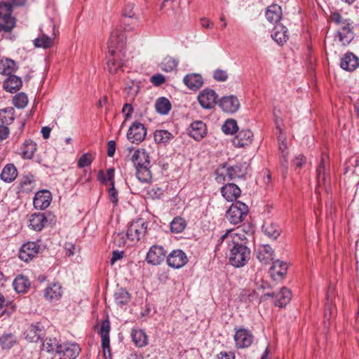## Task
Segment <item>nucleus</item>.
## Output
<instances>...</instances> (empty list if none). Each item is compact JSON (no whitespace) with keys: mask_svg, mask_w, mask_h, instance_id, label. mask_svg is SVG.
<instances>
[{"mask_svg":"<svg viewBox=\"0 0 359 359\" xmlns=\"http://www.w3.org/2000/svg\"><path fill=\"white\" fill-rule=\"evenodd\" d=\"M245 234L241 226L236 229L227 230L219 238L216 246V248L219 250L222 245H226V248L229 250V262L237 268L245 266L250 258V250L245 245L247 241Z\"/></svg>","mask_w":359,"mask_h":359,"instance_id":"f257e3e1","label":"nucleus"},{"mask_svg":"<svg viewBox=\"0 0 359 359\" xmlns=\"http://www.w3.org/2000/svg\"><path fill=\"white\" fill-rule=\"evenodd\" d=\"M126 34L120 29L113 30L110 34L107 48V67L110 74H118L121 71L123 58L126 57L124 50Z\"/></svg>","mask_w":359,"mask_h":359,"instance_id":"f03ea898","label":"nucleus"},{"mask_svg":"<svg viewBox=\"0 0 359 359\" xmlns=\"http://www.w3.org/2000/svg\"><path fill=\"white\" fill-rule=\"evenodd\" d=\"M131 161L136 169V177L142 182H148L151 179L150 161L147 152L144 149H137L134 151Z\"/></svg>","mask_w":359,"mask_h":359,"instance_id":"7ed1b4c3","label":"nucleus"},{"mask_svg":"<svg viewBox=\"0 0 359 359\" xmlns=\"http://www.w3.org/2000/svg\"><path fill=\"white\" fill-rule=\"evenodd\" d=\"M248 166L245 163L236 164L233 166L219 168L215 171V180L219 183L225 181L227 177L229 180H236V178H242L247 174Z\"/></svg>","mask_w":359,"mask_h":359,"instance_id":"20e7f679","label":"nucleus"},{"mask_svg":"<svg viewBox=\"0 0 359 359\" xmlns=\"http://www.w3.org/2000/svg\"><path fill=\"white\" fill-rule=\"evenodd\" d=\"M248 213V206L244 203L236 201L227 210L226 217L231 224H238L243 221Z\"/></svg>","mask_w":359,"mask_h":359,"instance_id":"39448f33","label":"nucleus"},{"mask_svg":"<svg viewBox=\"0 0 359 359\" xmlns=\"http://www.w3.org/2000/svg\"><path fill=\"white\" fill-rule=\"evenodd\" d=\"M147 229V224L143 219L133 222L128 228L126 236L133 241H138L143 237Z\"/></svg>","mask_w":359,"mask_h":359,"instance_id":"423d86ee","label":"nucleus"},{"mask_svg":"<svg viewBox=\"0 0 359 359\" xmlns=\"http://www.w3.org/2000/svg\"><path fill=\"white\" fill-rule=\"evenodd\" d=\"M110 322L108 319L102 321L101 327L99 330V334L102 337V348L105 357V359H111L110 353V340H109V332H110Z\"/></svg>","mask_w":359,"mask_h":359,"instance_id":"0eeeda50","label":"nucleus"},{"mask_svg":"<svg viewBox=\"0 0 359 359\" xmlns=\"http://www.w3.org/2000/svg\"><path fill=\"white\" fill-rule=\"evenodd\" d=\"M217 97L215 90L205 88L198 94V101L203 108L210 109L216 104Z\"/></svg>","mask_w":359,"mask_h":359,"instance_id":"6e6552de","label":"nucleus"},{"mask_svg":"<svg viewBox=\"0 0 359 359\" xmlns=\"http://www.w3.org/2000/svg\"><path fill=\"white\" fill-rule=\"evenodd\" d=\"M146 135L144 126L139 122H134L128 130L127 137L132 143L138 144L144 140Z\"/></svg>","mask_w":359,"mask_h":359,"instance_id":"1a4fd4ad","label":"nucleus"},{"mask_svg":"<svg viewBox=\"0 0 359 359\" xmlns=\"http://www.w3.org/2000/svg\"><path fill=\"white\" fill-rule=\"evenodd\" d=\"M234 341L237 348H244L252 344L254 341V336L248 330L241 328L236 330Z\"/></svg>","mask_w":359,"mask_h":359,"instance_id":"9d476101","label":"nucleus"},{"mask_svg":"<svg viewBox=\"0 0 359 359\" xmlns=\"http://www.w3.org/2000/svg\"><path fill=\"white\" fill-rule=\"evenodd\" d=\"M58 348L57 354L60 359H75L81 351L80 347L76 344H62Z\"/></svg>","mask_w":359,"mask_h":359,"instance_id":"9b49d317","label":"nucleus"},{"mask_svg":"<svg viewBox=\"0 0 359 359\" xmlns=\"http://www.w3.org/2000/svg\"><path fill=\"white\" fill-rule=\"evenodd\" d=\"M12 6L9 4H0V19L4 20V31L9 32L15 27V19L11 16Z\"/></svg>","mask_w":359,"mask_h":359,"instance_id":"f8f14e48","label":"nucleus"},{"mask_svg":"<svg viewBox=\"0 0 359 359\" xmlns=\"http://www.w3.org/2000/svg\"><path fill=\"white\" fill-rule=\"evenodd\" d=\"M40 246L35 242L23 244L19 251V258L24 262L32 260L40 252Z\"/></svg>","mask_w":359,"mask_h":359,"instance_id":"ddd939ff","label":"nucleus"},{"mask_svg":"<svg viewBox=\"0 0 359 359\" xmlns=\"http://www.w3.org/2000/svg\"><path fill=\"white\" fill-rule=\"evenodd\" d=\"M187 262V257L182 250H174L167 257L168 264L173 269L182 268Z\"/></svg>","mask_w":359,"mask_h":359,"instance_id":"4468645a","label":"nucleus"},{"mask_svg":"<svg viewBox=\"0 0 359 359\" xmlns=\"http://www.w3.org/2000/svg\"><path fill=\"white\" fill-rule=\"evenodd\" d=\"M317 181L318 184H325L330 180V162L329 157L326 154H323L319 166L317 168Z\"/></svg>","mask_w":359,"mask_h":359,"instance_id":"2eb2a0df","label":"nucleus"},{"mask_svg":"<svg viewBox=\"0 0 359 359\" xmlns=\"http://www.w3.org/2000/svg\"><path fill=\"white\" fill-rule=\"evenodd\" d=\"M340 28L337 32L339 41L342 45L346 46L354 38L353 32H352L353 27L349 22L346 20L339 24Z\"/></svg>","mask_w":359,"mask_h":359,"instance_id":"dca6fc26","label":"nucleus"},{"mask_svg":"<svg viewBox=\"0 0 359 359\" xmlns=\"http://www.w3.org/2000/svg\"><path fill=\"white\" fill-rule=\"evenodd\" d=\"M51 200L50 192L47 190H41L36 193L33 199V204L35 208L44 210L50 205Z\"/></svg>","mask_w":359,"mask_h":359,"instance_id":"f3484780","label":"nucleus"},{"mask_svg":"<svg viewBox=\"0 0 359 359\" xmlns=\"http://www.w3.org/2000/svg\"><path fill=\"white\" fill-rule=\"evenodd\" d=\"M340 67L347 72H353L359 67V58L353 53L347 52L341 58Z\"/></svg>","mask_w":359,"mask_h":359,"instance_id":"a211bd4d","label":"nucleus"},{"mask_svg":"<svg viewBox=\"0 0 359 359\" xmlns=\"http://www.w3.org/2000/svg\"><path fill=\"white\" fill-rule=\"evenodd\" d=\"M165 252L163 247L153 245L147 255V261L148 263L154 265L159 264L164 260Z\"/></svg>","mask_w":359,"mask_h":359,"instance_id":"6ab92c4d","label":"nucleus"},{"mask_svg":"<svg viewBox=\"0 0 359 359\" xmlns=\"http://www.w3.org/2000/svg\"><path fill=\"white\" fill-rule=\"evenodd\" d=\"M222 110L227 113H234L240 108V102L234 95L225 96L219 102Z\"/></svg>","mask_w":359,"mask_h":359,"instance_id":"aec40b11","label":"nucleus"},{"mask_svg":"<svg viewBox=\"0 0 359 359\" xmlns=\"http://www.w3.org/2000/svg\"><path fill=\"white\" fill-rule=\"evenodd\" d=\"M207 134L206 125L201 121H194L189 127V135L195 140H202Z\"/></svg>","mask_w":359,"mask_h":359,"instance_id":"412c9836","label":"nucleus"},{"mask_svg":"<svg viewBox=\"0 0 359 359\" xmlns=\"http://www.w3.org/2000/svg\"><path fill=\"white\" fill-rule=\"evenodd\" d=\"M62 293V285L59 283H52L45 289L44 297L50 302H57Z\"/></svg>","mask_w":359,"mask_h":359,"instance_id":"4be33fe9","label":"nucleus"},{"mask_svg":"<svg viewBox=\"0 0 359 359\" xmlns=\"http://www.w3.org/2000/svg\"><path fill=\"white\" fill-rule=\"evenodd\" d=\"M48 26L51 28L53 33L51 36H48L43 33V28L41 29V34L34 39V43L36 47L48 48L53 45V41L55 36L54 32L55 27L51 22H48Z\"/></svg>","mask_w":359,"mask_h":359,"instance_id":"5701e85b","label":"nucleus"},{"mask_svg":"<svg viewBox=\"0 0 359 359\" xmlns=\"http://www.w3.org/2000/svg\"><path fill=\"white\" fill-rule=\"evenodd\" d=\"M257 257L264 264H268L273 259L274 252L269 245H259L256 251Z\"/></svg>","mask_w":359,"mask_h":359,"instance_id":"b1692460","label":"nucleus"},{"mask_svg":"<svg viewBox=\"0 0 359 359\" xmlns=\"http://www.w3.org/2000/svg\"><path fill=\"white\" fill-rule=\"evenodd\" d=\"M253 138V134L250 130H242L233 139V144L237 147L250 144Z\"/></svg>","mask_w":359,"mask_h":359,"instance_id":"393cba45","label":"nucleus"},{"mask_svg":"<svg viewBox=\"0 0 359 359\" xmlns=\"http://www.w3.org/2000/svg\"><path fill=\"white\" fill-rule=\"evenodd\" d=\"M287 264L280 260L273 262V264L270 268L271 277L274 280H280L287 273Z\"/></svg>","mask_w":359,"mask_h":359,"instance_id":"a878e982","label":"nucleus"},{"mask_svg":"<svg viewBox=\"0 0 359 359\" xmlns=\"http://www.w3.org/2000/svg\"><path fill=\"white\" fill-rule=\"evenodd\" d=\"M241 192L240 188L233 183L227 184L221 189L222 196L229 201H233L238 198Z\"/></svg>","mask_w":359,"mask_h":359,"instance_id":"bb28decb","label":"nucleus"},{"mask_svg":"<svg viewBox=\"0 0 359 359\" xmlns=\"http://www.w3.org/2000/svg\"><path fill=\"white\" fill-rule=\"evenodd\" d=\"M287 28L281 24H276L271 32L272 39L278 44L282 45L288 39Z\"/></svg>","mask_w":359,"mask_h":359,"instance_id":"cd10ccee","label":"nucleus"},{"mask_svg":"<svg viewBox=\"0 0 359 359\" xmlns=\"http://www.w3.org/2000/svg\"><path fill=\"white\" fill-rule=\"evenodd\" d=\"M183 81L191 90H196L203 84V79L198 74H190L184 76Z\"/></svg>","mask_w":359,"mask_h":359,"instance_id":"c85d7f7f","label":"nucleus"},{"mask_svg":"<svg viewBox=\"0 0 359 359\" xmlns=\"http://www.w3.org/2000/svg\"><path fill=\"white\" fill-rule=\"evenodd\" d=\"M17 176L18 170L13 163L6 164L0 175L1 180L7 183H11L14 181Z\"/></svg>","mask_w":359,"mask_h":359,"instance_id":"c756f323","label":"nucleus"},{"mask_svg":"<svg viewBox=\"0 0 359 359\" xmlns=\"http://www.w3.org/2000/svg\"><path fill=\"white\" fill-rule=\"evenodd\" d=\"M22 80L15 75H10L4 82V89L11 93H15L22 87Z\"/></svg>","mask_w":359,"mask_h":359,"instance_id":"7c9ffc66","label":"nucleus"},{"mask_svg":"<svg viewBox=\"0 0 359 359\" xmlns=\"http://www.w3.org/2000/svg\"><path fill=\"white\" fill-rule=\"evenodd\" d=\"M266 18L271 23H278L282 18V9L278 4L269 6L266 12Z\"/></svg>","mask_w":359,"mask_h":359,"instance_id":"2f4dec72","label":"nucleus"},{"mask_svg":"<svg viewBox=\"0 0 359 359\" xmlns=\"http://www.w3.org/2000/svg\"><path fill=\"white\" fill-rule=\"evenodd\" d=\"M37 150L36 144L32 140H27L21 147V155L24 159H31Z\"/></svg>","mask_w":359,"mask_h":359,"instance_id":"473e14b6","label":"nucleus"},{"mask_svg":"<svg viewBox=\"0 0 359 359\" xmlns=\"http://www.w3.org/2000/svg\"><path fill=\"white\" fill-rule=\"evenodd\" d=\"M29 226L35 231H41L47 222V219L43 213H34L29 218Z\"/></svg>","mask_w":359,"mask_h":359,"instance_id":"72a5a7b5","label":"nucleus"},{"mask_svg":"<svg viewBox=\"0 0 359 359\" xmlns=\"http://www.w3.org/2000/svg\"><path fill=\"white\" fill-rule=\"evenodd\" d=\"M18 69L16 62L9 58H2L0 60V74L10 76L12 75Z\"/></svg>","mask_w":359,"mask_h":359,"instance_id":"f704fd0d","label":"nucleus"},{"mask_svg":"<svg viewBox=\"0 0 359 359\" xmlns=\"http://www.w3.org/2000/svg\"><path fill=\"white\" fill-rule=\"evenodd\" d=\"M291 298V291L286 287H283L276 295L275 305L279 307H283L290 302Z\"/></svg>","mask_w":359,"mask_h":359,"instance_id":"c9c22d12","label":"nucleus"},{"mask_svg":"<svg viewBox=\"0 0 359 359\" xmlns=\"http://www.w3.org/2000/svg\"><path fill=\"white\" fill-rule=\"evenodd\" d=\"M131 337L133 343L138 347H143L148 343L146 333L140 329L134 328L131 332Z\"/></svg>","mask_w":359,"mask_h":359,"instance_id":"e433bc0d","label":"nucleus"},{"mask_svg":"<svg viewBox=\"0 0 359 359\" xmlns=\"http://www.w3.org/2000/svg\"><path fill=\"white\" fill-rule=\"evenodd\" d=\"M43 332L39 325H32L25 332V338L30 342L38 341Z\"/></svg>","mask_w":359,"mask_h":359,"instance_id":"4c0bfd02","label":"nucleus"},{"mask_svg":"<svg viewBox=\"0 0 359 359\" xmlns=\"http://www.w3.org/2000/svg\"><path fill=\"white\" fill-rule=\"evenodd\" d=\"M279 149L281 151L282 155L280 157V163L281 165L283 168V174L285 175L287 172V144L285 142V139L284 137L280 135L278 137Z\"/></svg>","mask_w":359,"mask_h":359,"instance_id":"58836bf2","label":"nucleus"},{"mask_svg":"<svg viewBox=\"0 0 359 359\" xmlns=\"http://www.w3.org/2000/svg\"><path fill=\"white\" fill-rule=\"evenodd\" d=\"M264 233L271 239H276L280 234L281 229L274 223L266 222L262 226Z\"/></svg>","mask_w":359,"mask_h":359,"instance_id":"ea45409f","label":"nucleus"},{"mask_svg":"<svg viewBox=\"0 0 359 359\" xmlns=\"http://www.w3.org/2000/svg\"><path fill=\"white\" fill-rule=\"evenodd\" d=\"M155 109L160 114H168L171 109V103L164 97H159L156 101Z\"/></svg>","mask_w":359,"mask_h":359,"instance_id":"a19ab883","label":"nucleus"},{"mask_svg":"<svg viewBox=\"0 0 359 359\" xmlns=\"http://www.w3.org/2000/svg\"><path fill=\"white\" fill-rule=\"evenodd\" d=\"M15 290L18 292H24L30 285L29 280L22 275L18 276L13 283Z\"/></svg>","mask_w":359,"mask_h":359,"instance_id":"79ce46f5","label":"nucleus"},{"mask_svg":"<svg viewBox=\"0 0 359 359\" xmlns=\"http://www.w3.org/2000/svg\"><path fill=\"white\" fill-rule=\"evenodd\" d=\"M173 137V135L166 130H158L154 133V141L157 144H166Z\"/></svg>","mask_w":359,"mask_h":359,"instance_id":"37998d69","label":"nucleus"},{"mask_svg":"<svg viewBox=\"0 0 359 359\" xmlns=\"http://www.w3.org/2000/svg\"><path fill=\"white\" fill-rule=\"evenodd\" d=\"M20 185L23 192H29L34 188V177L32 175H25L22 177Z\"/></svg>","mask_w":359,"mask_h":359,"instance_id":"c03bdc74","label":"nucleus"},{"mask_svg":"<svg viewBox=\"0 0 359 359\" xmlns=\"http://www.w3.org/2000/svg\"><path fill=\"white\" fill-rule=\"evenodd\" d=\"M115 302L118 306L126 305L130 300V294L123 288L118 289L114 294Z\"/></svg>","mask_w":359,"mask_h":359,"instance_id":"a18cd8bd","label":"nucleus"},{"mask_svg":"<svg viewBox=\"0 0 359 359\" xmlns=\"http://www.w3.org/2000/svg\"><path fill=\"white\" fill-rule=\"evenodd\" d=\"M16 343V337L13 334H4L0 337V345L4 349H10Z\"/></svg>","mask_w":359,"mask_h":359,"instance_id":"49530a36","label":"nucleus"},{"mask_svg":"<svg viewBox=\"0 0 359 359\" xmlns=\"http://www.w3.org/2000/svg\"><path fill=\"white\" fill-rule=\"evenodd\" d=\"M187 226L184 219L175 217L170 223V230L172 233H179L183 231Z\"/></svg>","mask_w":359,"mask_h":359,"instance_id":"de8ad7c7","label":"nucleus"},{"mask_svg":"<svg viewBox=\"0 0 359 359\" xmlns=\"http://www.w3.org/2000/svg\"><path fill=\"white\" fill-rule=\"evenodd\" d=\"M59 344L56 339H46L42 344V349L48 353H54L57 354V349H59Z\"/></svg>","mask_w":359,"mask_h":359,"instance_id":"09e8293b","label":"nucleus"},{"mask_svg":"<svg viewBox=\"0 0 359 359\" xmlns=\"http://www.w3.org/2000/svg\"><path fill=\"white\" fill-rule=\"evenodd\" d=\"M28 103V98L25 93H20L15 95L13 99V105L19 109L25 108Z\"/></svg>","mask_w":359,"mask_h":359,"instance_id":"8fccbe9b","label":"nucleus"},{"mask_svg":"<svg viewBox=\"0 0 359 359\" xmlns=\"http://www.w3.org/2000/svg\"><path fill=\"white\" fill-rule=\"evenodd\" d=\"M222 131L225 134L232 135L236 133L238 128L237 126V123L233 119H228L225 121V123L222 126Z\"/></svg>","mask_w":359,"mask_h":359,"instance_id":"3c124183","label":"nucleus"},{"mask_svg":"<svg viewBox=\"0 0 359 359\" xmlns=\"http://www.w3.org/2000/svg\"><path fill=\"white\" fill-rule=\"evenodd\" d=\"M0 120L2 121V123L11 124L14 120L13 109L11 108L1 110Z\"/></svg>","mask_w":359,"mask_h":359,"instance_id":"603ef678","label":"nucleus"},{"mask_svg":"<svg viewBox=\"0 0 359 359\" xmlns=\"http://www.w3.org/2000/svg\"><path fill=\"white\" fill-rule=\"evenodd\" d=\"M177 62L172 57H166L161 63L162 70L170 72L176 69Z\"/></svg>","mask_w":359,"mask_h":359,"instance_id":"864d4df0","label":"nucleus"},{"mask_svg":"<svg viewBox=\"0 0 359 359\" xmlns=\"http://www.w3.org/2000/svg\"><path fill=\"white\" fill-rule=\"evenodd\" d=\"M93 161V158L90 154H83L78 161V166L79 168H85L90 165Z\"/></svg>","mask_w":359,"mask_h":359,"instance_id":"5fc2aeb1","label":"nucleus"},{"mask_svg":"<svg viewBox=\"0 0 359 359\" xmlns=\"http://www.w3.org/2000/svg\"><path fill=\"white\" fill-rule=\"evenodd\" d=\"M111 187L108 191V196L111 202L114 203V205H117L118 203V191L114 187V182H111L110 183Z\"/></svg>","mask_w":359,"mask_h":359,"instance_id":"6e6d98bb","label":"nucleus"},{"mask_svg":"<svg viewBox=\"0 0 359 359\" xmlns=\"http://www.w3.org/2000/svg\"><path fill=\"white\" fill-rule=\"evenodd\" d=\"M124 15L128 18H134L137 19V14L135 10V5L133 4L128 3L124 11Z\"/></svg>","mask_w":359,"mask_h":359,"instance_id":"4d7b16f0","label":"nucleus"},{"mask_svg":"<svg viewBox=\"0 0 359 359\" xmlns=\"http://www.w3.org/2000/svg\"><path fill=\"white\" fill-rule=\"evenodd\" d=\"M213 77L217 81H225L228 78V74L226 71L218 69L214 72Z\"/></svg>","mask_w":359,"mask_h":359,"instance_id":"13d9d810","label":"nucleus"},{"mask_svg":"<svg viewBox=\"0 0 359 359\" xmlns=\"http://www.w3.org/2000/svg\"><path fill=\"white\" fill-rule=\"evenodd\" d=\"M332 294V290L331 288H329L328 292L327 293V304H326V309L325 312V318L329 320L332 315L331 309L329 307V304L332 302L331 297Z\"/></svg>","mask_w":359,"mask_h":359,"instance_id":"bf43d9fd","label":"nucleus"},{"mask_svg":"<svg viewBox=\"0 0 359 359\" xmlns=\"http://www.w3.org/2000/svg\"><path fill=\"white\" fill-rule=\"evenodd\" d=\"M165 79L164 76H163L162 74H160L153 75L151 77V83L156 86H158L161 85L162 83H163L165 82Z\"/></svg>","mask_w":359,"mask_h":359,"instance_id":"052dcab7","label":"nucleus"},{"mask_svg":"<svg viewBox=\"0 0 359 359\" xmlns=\"http://www.w3.org/2000/svg\"><path fill=\"white\" fill-rule=\"evenodd\" d=\"M306 158L302 155L299 154L295 156L293 164L296 168H302V166L305 163Z\"/></svg>","mask_w":359,"mask_h":359,"instance_id":"680f3d73","label":"nucleus"},{"mask_svg":"<svg viewBox=\"0 0 359 359\" xmlns=\"http://www.w3.org/2000/svg\"><path fill=\"white\" fill-rule=\"evenodd\" d=\"M215 359H235V355L233 352L221 351Z\"/></svg>","mask_w":359,"mask_h":359,"instance_id":"e2e57ef3","label":"nucleus"},{"mask_svg":"<svg viewBox=\"0 0 359 359\" xmlns=\"http://www.w3.org/2000/svg\"><path fill=\"white\" fill-rule=\"evenodd\" d=\"M116 151V142L114 140H110L107 143V155L109 157L114 156Z\"/></svg>","mask_w":359,"mask_h":359,"instance_id":"0e129e2a","label":"nucleus"},{"mask_svg":"<svg viewBox=\"0 0 359 359\" xmlns=\"http://www.w3.org/2000/svg\"><path fill=\"white\" fill-rule=\"evenodd\" d=\"M123 251H114L112 254V257L110 259V263L111 265L114 264L115 262L123 258Z\"/></svg>","mask_w":359,"mask_h":359,"instance_id":"69168bd1","label":"nucleus"},{"mask_svg":"<svg viewBox=\"0 0 359 359\" xmlns=\"http://www.w3.org/2000/svg\"><path fill=\"white\" fill-rule=\"evenodd\" d=\"M133 111V107L130 104H125L122 109V112L125 115L126 118L130 117Z\"/></svg>","mask_w":359,"mask_h":359,"instance_id":"338daca9","label":"nucleus"},{"mask_svg":"<svg viewBox=\"0 0 359 359\" xmlns=\"http://www.w3.org/2000/svg\"><path fill=\"white\" fill-rule=\"evenodd\" d=\"M9 134V129L4 125H0V140H3L7 138Z\"/></svg>","mask_w":359,"mask_h":359,"instance_id":"774afa93","label":"nucleus"}]
</instances>
